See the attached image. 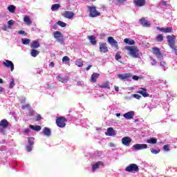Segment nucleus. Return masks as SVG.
Returning <instances> with one entry per match:
<instances>
[{
	"mask_svg": "<svg viewBox=\"0 0 177 177\" xmlns=\"http://www.w3.org/2000/svg\"><path fill=\"white\" fill-rule=\"evenodd\" d=\"M88 9L90 10V17H97V16H100V12L96 10V7H88Z\"/></svg>",
	"mask_w": 177,
	"mask_h": 177,
	"instance_id": "423d86ee",
	"label": "nucleus"
},
{
	"mask_svg": "<svg viewBox=\"0 0 177 177\" xmlns=\"http://www.w3.org/2000/svg\"><path fill=\"white\" fill-rule=\"evenodd\" d=\"M122 57L121 56V51L116 53L115 56V60H120V59H122Z\"/></svg>",
	"mask_w": 177,
	"mask_h": 177,
	"instance_id": "a19ab883",
	"label": "nucleus"
},
{
	"mask_svg": "<svg viewBox=\"0 0 177 177\" xmlns=\"http://www.w3.org/2000/svg\"><path fill=\"white\" fill-rule=\"evenodd\" d=\"M127 172H139V167L135 163L130 164L125 168Z\"/></svg>",
	"mask_w": 177,
	"mask_h": 177,
	"instance_id": "7ed1b4c3",
	"label": "nucleus"
},
{
	"mask_svg": "<svg viewBox=\"0 0 177 177\" xmlns=\"http://www.w3.org/2000/svg\"><path fill=\"white\" fill-rule=\"evenodd\" d=\"M118 3H124V2H127V0H116Z\"/></svg>",
	"mask_w": 177,
	"mask_h": 177,
	"instance_id": "4d7b16f0",
	"label": "nucleus"
},
{
	"mask_svg": "<svg viewBox=\"0 0 177 177\" xmlns=\"http://www.w3.org/2000/svg\"><path fill=\"white\" fill-rule=\"evenodd\" d=\"M174 53H175V55H176V56H177V46H174Z\"/></svg>",
	"mask_w": 177,
	"mask_h": 177,
	"instance_id": "052dcab7",
	"label": "nucleus"
},
{
	"mask_svg": "<svg viewBox=\"0 0 177 177\" xmlns=\"http://www.w3.org/2000/svg\"><path fill=\"white\" fill-rule=\"evenodd\" d=\"M18 34H19L20 35L27 36V33L24 30H19V31H18Z\"/></svg>",
	"mask_w": 177,
	"mask_h": 177,
	"instance_id": "de8ad7c7",
	"label": "nucleus"
},
{
	"mask_svg": "<svg viewBox=\"0 0 177 177\" xmlns=\"http://www.w3.org/2000/svg\"><path fill=\"white\" fill-rule=\"evenodd\" d=\"M133 97H135V99H138V100H140L142 96H140V95L138 94H133Z\"/></svg>",
	"mask_w": 177,
	"mask_h": 177,
	"instance_id": "a18cd8bd",
	"label": "nucleus"
},
{
	"mask_svg": "<svg viewBox=\"0 0 177 177\" xmlns=\"http://www.w3.org/2000/svg\"><path fill=\"white\" fill-rule=\"evenodd\" d=\"M42 117H41V115H37L35 118V121H40L41 120Z\"/></svg>",
	"mask_w": 177,
	"mask_h": 177,
	"instance_id": "5fc2aeb1",
	"label": "nucleus"
},
{
	"mask_svg": "<svg viewBox=\"0 0 177 177\" xmlns=\"http://www.w3.org/2000/svg\"><path fill=\"white\" fill-rule=\"evenodd\" d=\"M156 41L157 42H162V41H164V36H162V35H158L156 37Z\"/></svg>",
	"mask_w": 177,
	"mask_h": 177,
	"instance_id": "4c0bfd02",
	"label": "nucleus"
},
{
	"mask_svg": "<svg viewBox=\"0 0 177 177\" xmlns=\"http://www.w3.org/2000/svg\"><path fill=\"white\" fill-rule=\"evenodd\" d=\"M40 47L41 44H39V41H38L37 40H35L30 44L31 49H38V48Z\"/></svg>",
	"mask_w": 177,
	"mask_h": 177,
	"instance_id": "a211bd4d",
	"label": "nucleus"
},
{
	"mask_svg": "<svg viewBox=\"0 0 177 177\" xmlns=\"http://www.w3.org/2000/svg\"><path fill=\"white\" fill-rule=\"evenodd\" d=\"M135 150H142L143 149H147V144H136L133 146Z\"/></svg>",
	"mask_w": 177,
	"mask_h": 177,
	"instance_id": "9b49d317",
	"label": "nucleus"
},
{
	"mask_svg": "<svg viewBox=\"0 0 177 177\" xmlns=\"http://www.w3.org/2000/svg\"><path fill=\"white\" fill-rule=\"evenodd\" d=\"M166 38L170 48H171V49H174V48L175 47V40L176 39V36L174 35H167Z\"/></svg>",
	"mask_w": 177,
	"mask_h": 177,
	"instance_id": "20e7f679",
	"label": "nucleus"
},
{
	"mask_svg": "<svg viewBox=\"0 0 177 177\" xmlns=\"http://www.w3.org/2000/svg\"><path fill=\"white\" fill-rule=\"evenodd\" d=\"M62 62L64 63H70V57H67V56H64L62 58Z\"/></svg>",
	"mask_w": 177,
	"mask_h": 177,
	"instance_id": "37998d69",
	"label": "nucleus"
},
{
	"mask_svg": "<svg viewBox=\"0 0 177 177\" xmlns=\"http://www.w3.org/2000/svg\"><path fill=\"white\" fill-rule=\"evenodd\" d=\"M55 122L59 128H64L66 127V122H67V119L63 116L57 117Z\"/></svg>",
	"mask_w": 177,
	"mask_h": 177,
	"instance_id": "f03ea898",
	"label": "nucleus"
},
{
	"mask_svg": "<svg viewBox=\"0 0 177 177\" xmlns=\"http://www.w3.org/2000/svg\"><path fill=\"white\" fill-rule=\"evenodd\" d=\"M27 151L30 152L31 150H32V145H27L26 146Z\"/></svg>",
	"mask_w": 177,
	"mask_h": 177,
	"instance_id": "8fccbe9b",
	"label": "nucleus"
},
{
	"mask_svg": "<svg viewBox=\"0 0 177 177\" xmlns=\"http://www.w3.org/2000/svg\"><path fill=\"white\" fill-rule=\"evenodd\" d=\"M100 52L101 53H107V52H109V48L107 47V44L100 43Z\"/></svg>",
	"mask_w": 177,
	"mask_h": 177,
	"instance_id": "1a4fd4ad",
	"label": "nucleus"
},
{
	"mask_svg": "<svg viewBox=\"0 0 177 177\" xmlns=\"http://www.w3.org/2000/svg\"><path fill=\"white\" fill-rule=\"evenodd\" d=\"M133 115H135V111H129L123 115V117L126 118V120H131L133 118Z\"/></svg>",
	"mask_w": 177,
	"mask_h": 177,
	"instance_id": "2eb2a0df",
	"label": "nucleus"
},
{
	"mask_svg": "<svg viewBox=\"0 0 177 177\" xmlns=\"http://www.w3.org/2000/svg\"><path fill=\"white\" fill-rule=\"evenodd\" d=\"M53 35L54 38H55V39H57V41L59 44H63V42H64V39H63V35L60 31L54 32Z\"/></svg>",
	"mask_w": 177,
	"mask_h": 177,
	"instance_id": "39448f33",
	"label": "nucleus"
},
{
	"mask_svg": "<svg viewBox=\"0 0 177 177\" xmlns=\"http://www.w3.org/2000/svg\"><path fill=\"white\" fill-rule=\"evenodd\" d=\"M133 80H134V81H138L139 80V76H137V75L133 76Z\"/></svg>",
	"mask_w": 177,
	"mask_h": 177,
	"instance_id": "13d9d810",
	"label": "nucleus"
},
{
	"mask_svg": "<svg viewBox=\"0 0 177 177\" xmlns=\"http://www.w3.org/2000/svg\"><path fill=\"white\" fill-rule=\"evenodd\" d=\"M157 30H158V31H161V32H165V33L174 32V29L172 28V27H168L166 28L158 27Z\"/></svg>",
	"mask_w": 177,
	"mask_h": 177,
	"instance_id": "f8f14e48",
	"label": "nucleus"
},
{
	"mask_svg": "<svg viewBox=\"0 0 177 177\" xmlns=\"http://www.w3.org/2000/svg\"><path fill=\"white\" fill-rule=\"evenodd\" d=\"M13 86H15V80H12L10 82V89H12V88H13Z\"/></svg>",
	"mask_w": 177,
	"mask_h": 177,
	"instance_id": "3c124183",
	"label": "nucleus"
},
{
	"mask_svg": "<svg viewBox=\"0 0 177 177\" xmlns=\"http://www.w3.org/2000/svg\"><path fill=\"white\" fill-rule=\"evenodd\" d=\"M141 89L142 91H137V93H140L143 97H149L150 95L147 93V90L145 88H141Z\"/></svg>",
	"mask_w": 177,
	"mask_h": 177,
	"instance_id": "6ab92c4d",
	"label": "nucleus"
},
{
	"mask_svg": "<svg viewBox=\"0 0 177 177\" xmlns=\"http://www.w3.org/2000/svg\"><path fill=\"white\" fill-rule=\"evenodd\" d=\"M134 3L136 6L142 7L146 5V0H134Z\"/></svg>",
	"mask_w": 177,
	"mask_h": 177,
	"instance_id": "5701e85b",
	"label": "nucleus"
},
{
	"mask_svg": "<svg viewBox=\"0 0 177 177\" xmlns=\"http://www.w3.org/2000/svg\"><path fill=\"white\" fill-rule=\"evenodd\" d=\"M147 143H149L150 145H156L157 143V138H150L147 140Z\"/></svg>",
	"mask_w": 177,
	"mask_h": 177,
	"instance_id": "c756f323",
	"label": "nucleus"
},
{
	"mask_svg": "<svg viewBox=\"0 0 177 177\" xmlns=\"http://www.w3.org/2000/svg\"><path fill=\"white\" fill-rule=\"evenodd\" d=\"M21 103H26V98L21 100Z\"/></svg>",
	"mask_w": 177,
	"mask_h": 177,
	"instance_id": "774afa93",
	"label": "nucleus"
},
{
	"mask_svg": "<svg viewBox=\"0 0 177 177\" xmlns=\"http://www.w3.org/2000/svg\"><path fill=\"white\" fill-rule=\"evenodd\" d=\"M75 64L77 67H82V66H84V62H82V59H77L75 62Z\"/></svg>",
	"mask_w": 177,
	"mask_h": 177,
	"instance_id": "c9c22d12",
	"label": "nucleus"
},
{
	"mask_svg": "<svg viewBox=\"0 0 177 177\" xmlns=\"http://www.w3.org/2000/svg\"><path fill=\"white\" fill-rule=\"evenodd\" d=\"M9 122L6 119H3L0 121V127L3 128V129H6V128L9 127Z\"/></svg>",
	"mask_w": 177,
	"mask_h": 177,
	"instance_id": "4468645a",
	"label": "nucleus"
},
{
	"mask_svg": "<svg viewBox=\"0 0 177 177\" xmlns=\"http://www.w3.org/2000/svg\"><path fill=\"white\" fill-rule=\"evenodd\" d=\"M165 64H166L165 62H164V61L160 62V66L161 67H163L165 68Z\"/></svg>",
	"mask_w": 177,
	"mask_h": 177,
	"instance_id": "6e6d98bb",
	"label": "nucleus"
},
{
	"mask_svg": "<svg viewBox=\"0 0 177 177\" xmlns=\"http://www.w3.org/2000/svg\"><path fill=\"white\" fill-rule=\"evenodd\" d=\"M99 88H105L106 89H110V82H106L102 84H98Z\"/></svg>",
	"mask_w": 177,
	"mask_h": 177,
	"instance_id": "c85d7f7f",
	"label": "nucleus"
},
{
	"mask_svg": "<svg viewBox=\"0 0 177 177\" xmlns=\"http://www.w3.org/2000/svg\"><path fill=\"white\" fill-rule=\"evenodd\" d=\"M88 39H89L91 45H96L97 41H96V37H95V35L88 36Z\"/></svg>",
	"mask_w": 177,
	"mask_h": 177,
	"instance_id": "bb28decb",
	"label": "nucleus"
},
{
	"mask_svg": "<svg viewBox=\"0 0 177 177\" xmlns=\"http://www.w3.org/2000/svg\"><path fill=\"white\" fill-rule=\"evenodd\" d=\"M152 52L153 55H155L156 57H158V59H160V57H162L164 56V55H162V53H161V51L160 50V48L157 47L152 48Z\"/></svg>",
	"mask_w": 177,
	"mask_h": 177,
	"instance_id": "6e6552de",
	"label": "nucleus"
},
{
	"mask_svg": "<svg viewBox=\"0 0 177 177\" xmlns=\"http://www.w3.org/2000/svg\"><path fill=\"white\" fill-rule=\"evenodd\" d=\"M57 24L58 26H60V27H66V26H67V24L63 22V21H58L57 22Z\"/></svg>",
	"mask_w": 177,
	"mask_h": 177,
	"instance_id": "79ce46f5",
	"label": "nucleus"
},
{
	"mask_svg": "<svg viewBox=\"0 0 177 177\" xmlns=\"http://www.w3.org/2000/svg\"><path fill=\"white\" fill-rule=\"evenodd\" d=\"M30 55L32 57H37L39 55V51L32 48L30 51Z\"/></svg>",
	"mask_w": 177,
	"mask_h": 177,
	"instance_id": "7c9ffc66",
	"label": "nucleus"
},
{
	"mask_svg": "<svg viewBox=\"0 0 177 177\" xmlns=\"http://www.w3.org/2000/svg\"><path fill=\"white\" fill-rule=\"evenodd\" d=\"M108 43L111 45V46H114L116 49H118V42L114 39L113 37H108Z\"/></svg>",
	"mask_w": 177,
	"mask_h": 177,
	"instance_id": "9d476101",
	"label": "nucleus"
},
{
	"mask_svg": "<svg viewBox=\"0 0 177 177\" xmlns=\"http://www.w3.org/2000/svg\"><path fill=\"white\" fill-rule=\"evenodd\" d=\"M3 66H5V67H7L8 68H10L11 71L15 70V64H13V62L9 59H6V62H3Z\"/></svg>",
	"mask_w": 177,
	"mask_h": 177,
	"instance_id": "0eeeda50",
	"label": "nucleus"
},
{
	"mask_svg": "<svg viewBox=\"0 0 177 177\" xmlns=\"http://www.w3.org/2000/svg\"><path fill=\"white\" fill-rule=\"evenodd\" d=\"M114 88L116 92H118V91H120V87H118V86H114Z\"/></svg>",
	"mask_w": 177,
	"mask_h": 177,
	"instance_id": "680f3d73",
	"label": "nucleus"
},
{
	"mask_svg": "<svg viewBox=\"0 0 177 177\" xmlns=\"http://www.w3.org/2000/svg\"><path fill=\"white\" fill-rule=\"evenodd\" d=\"M140 23L143 26V27H150V22H149L145 17L140 19Z\"/></svg>",
	"mask_w": 177,
	"mask_h": 177,
	"instance_id": "f3484780",
	"label": "nucleus"
},
{
	"mask_svg": "<svg viewBox=\"0 0 177 177\" xmlns=\"http://www.w3.org/2000/svg\"><path fill=\"white\" fill-rule=\"evenodd\" d=\"M26 109H30V104H26L22 106V110H26Z\"/></svg>",
	"mask_w": 177,
	"mask_h": 177,
	"instance_id": "09e8293b",
	"label": "nucleus"
},
{
	"mask_svg": "<svg viewBox=\"0 0 177 177\" xmlns=\"http://www.w3.org/2000/svg\"><path fill=\"white\" fill-rule=\"evenodd\" d=\"M151 64L152 66H156L157 64V61L153 57H151Z\"/></svg>",
	"mask_w": 177,
	"mask_h": 177,
	"instance_id": "49530a36",
	"label": "nucleus"
},
{
	"mask_svg": "<svg viewBox=\"0 0 177 177\" xmlns=\"http://www.w3.org/2000/svg\"><path fill=\"white\" fill-rule=\"evenodd\" d=\"M99 77H100V74L97 73H93V75H91V82L95 84L96 82V80H97Z\"/></svg>",
	"mask_w": 177,
	"mask_h": 177,
	"instance_id": "a878e982",
	"label": "nucleus"
},
{
	"mask_svg": "<svg viewBox=\"0 0 177 177\" xmlns=\"http://www.w3.org/2000/svg\"><path fill=\"white\" fill-rule=\"evenodd\" d=\"M100 165H102V167H104V164L102 161L97 162L96 163L93 165L92 170L93 171H96L97 169V168H99V167H100Z\"/></svg>",
	"mask_w": 177,
	"mask_h": 177,
	"instance_id": "4be33fe9",
	"label": "nucleus"
},
{
	"mask_svg": "<svg viewBox=\"0 0 177 177\" xmlns=\"http://www.w3.org/2000/svg\"><path fill=\"white\" fill-rule=\"evenodd\" d=\"M160 151H161V149H154V148L151 149V153H152V154H158Z\"/></svg>",
	"mask_w": 177,
	"mask_h": 177,
	"instance_id": "58836bf2",
	"label": "nucleus"
},
{
	"mask_svg": "<svg viewBox=\"0 0 177 177\" xmlns=\"http://www.w3.org/2000/svg\"><path fill=\"white\" fill-rule=\"evenodd\" d=\"M57 78L59 81V82H62V84H65L66 82H68L69 77L68 76H66L65 77H63V76L58 75L57 76Z\"/></svg>",
	"mask_w": 177,
	"mask_h": 177,
	"instance_id": "412c9836",
	"label": "nucleus"
},
{
	"mask_svg": "<svg viewBox=\"0 0 177 177\" xmlns=\"http://www.w3.org/2000/svg\"><path fill=\"white\" fill-rule=\"evenodd\" d=\"M118 77L120 80H128V78H131L132 77L131 73H123L118 75Z\"/></svg>",
	"mask_w": 177,
	"mask_h": 177,
	"instance_id": "ddd939ff",
	"label": "nucleus"
},
{
	"mask_svg": "<svg viewBox=\"0 0 177 177\" xmlns=\"http://www.w3.org/2000/svg\"><path fill=\"white\" fill-rule=\"evenodd\" d=\"M24 133H30V129H26L24 130Z\"/></svg>",
	"mask_w": 177,
	"mask_h": 177,
	"instance_id": "0e129e2a",
	"label": "nucleus"
},
{
	"mask_svg": "<svg viewBox=\"0 0 177 177\" xmlns=\"http://www.w3.org/2000/svg\"><path fill=\"white\" fill-rule=\"evenodd\" d=\"M29 128H30V129H32V131H36V132H39V131H41V129H42L39 125L34 126L32 124H30L29 126Z\"/></svg>",
	"mask_w": 177,
	"mask_h": 177,
	"instance_id": "cd10ccee",
	"label": "nucleus"
},
{
	"mask_svg": "<svg viewBox=\"0 0 177 177\" xmlns=\"http://www.w3.org/2000/svg\"><path fill=\"white\" fill-rule=\"evenodd\" d=\"M8 26H13V24H15V21H13V19H10L8 21Z\"/></svg>",
	"mask_w": 177,
	"mask_h": 177,
	"instance_id": "603ef678",
	"label": "nucleus"
},
{
	"mask_svg": "<svg viewBox=\"0 0 177 177\" xmlns=\"http://www.w3.org/2000/svg\"><path fill=\"white\" fill-rule=\"evenodd\" d=\"M66 19H73L74 17V12L70 11H66L63 15Z\"/></svg>",
	"mask_w": 177,
	"mask_h": 177,
	"instance_id": "b1692460",
	"label": "nucleus"
},
{
	"mask_svg": "<svg viewBox=\"0 0 177 177\" xmlns=\"http://www.w3.org/2000/svg\"><path fill=\"white\" fill-rule=\"evenodd\" d=\"M132 142V139L129 137H124L122 139V142L124 146H129Z\"/></svg>",
	"mask_w": 177,
	"mask_h": 177,
	"instance_id": "dca6fc26",
	"label": "nucleus"
},
{
	"mask_svg": "<svg viewBox=\"0 0 177 177\" xmlns=\"http://www.w3.org/2000/svg\"><path fill=\"white\" fill-rule=\"evenodd\" d=\"M24 21L28 25V26H31L32 24V21L31 19H30V17L26 16L24 18Z\"/></svg>",
	"mask_w": 177,
	"mask_h": 177,
	"instance_id": "473e14b6",
	"label": "nucleus"
},
{
	"mask_svg": "<svg viewBox=\"0 0 177 177\" xmlns=\"http://www.w3.org/2000/svg\"><path fill=\"white\" fill-rule=\"evenodd\" d=\"M105 135H106V136H115V131H114L113 127H109L107 129V131L105 132Z\"/></svg>",
	"mask_w": 177,
	"mask_h": 177,
	"instance_id": "aec40b11",
	"label": "nucleus"
},
{
	"mask_svg": "<svg viewBox=\"0 0 177 177\" xmlns=\"http://www.w3.org/2000/svg\"><path fill=\"white\" fill-rule=\"evenodd\" d=\"M34 113H35L34 110L30 109L29 110V115H30V117H32L34 115Z\"/></svg>",
	"mask_w": 177,
	"mask_h": 177,
	"instance_id": "864d4df0",
	"label": "nucleus"
},
{
	"mask_svg": "<svg viewBox=\"0 0 177 177\" xmlns=\"http://www.w3.org/2000/svg\"><path fill=\"white\" fill-rule=\"evenodd\" d=\"M124 44H127V45H135V40L124 39Z\"/></svg>",
	"mask_w": 177,
	"mask_h": 177,
	"instance_id": "2f4dec72",
	"label": "nucleus"
},
{
	"mask_svg": "<svg viewBox=\"0 0 177 177\" xmlns=\"http://www.w3.org/2000/svg\"><path fill=\"white\" fill-rule=\"evenodd\" d=\"M163 150L164 151H169V145H164Z\"/></svg>",
	"mask_w": 177,
	"mask_h": 177,
	"instance_id": "c03bdc74",
	"label": "nucleus"
},
{
	"mask_svg": "<svg viewBox=\"0 0 177 177\" xmlns=\"http://www.w3.org/2000/svg\"><path fill=\"white\" fill-rule=\"evenodd\" d=\"M1 30H3V31H6V30H8V27L6 26H3Z\"/></svg>",
	"mask_w": 177,
	"mask_h": 177,
	"instance_id": "338daca9",
	"label": "nucleus"
},
{
	"mask_svg": "<svg viewBox=\"0 0 177 177\" xmlns=\"http://www.w3.org/2000/svg\"><path fill=\"white\" fill-rule=\"evenodd\" d=\"M58 9H60V4L57 3V4H53L51 6V10L53 12H55V10H57Z\"/></svg>",
	"mask_w": 177,
	"mask_h": 177,
	"instance_id": "72a5a7b5",
	"label": "nucleus"
},
{
	"mask_svg": "<svg viewBox=\"0 0 177 177\" xmlns=\"http://www.w3.org/2000/svg\"><path fill=\"white\" fill-rule=\"evenodd\" d=\"M49 66H50V67H55V63H53V62H50V63L49 64Z\"/></svg>",
	"mask_w": 177,
	"mask_h": 177,
	"instance_id": "e2e57ef3",
	"label": "nucleus"
},
{
	"mask_svg": "<svg viewBox=\"0 0 177 177\" xmlns=\"http://www.w3.org/2000/svg\"><path fill=\"white\" fill-rule=\"evenodd\" d=\"M8 10H9L10 13H15V11L16 10V6L11 5L8 7Z\"/></svg>",
	"mask_w": 177,
	"mask_h": 177,
	"instance_id": "f704fd0d",
	"label": "nucleus"
},
{
	"mask_svg": "<svg viewBox=\"0 0 177 177\" xmlns=\"http://www.w3.org/2000/svg\"><path fill=\"white\" fill-rule=\"evenodd\" d=\"M28 142L29 145L32 146L34 145V138L32 137L28 138Z\"/></svg>",
	"mask_w": 177,
	"mask_h": 177,
	"instance_id": "ea45409f",
	"label": "nucleus"
},
{
	"mask_svg": "<svg viewBox=\"0 0 177 177\" xmlns=\"http://www.w3.org/2000/svg\"><path fill=\"white\" fill-rule=\"evenodd\" d=\"M31 40H30V39H27V38H23L21 39V42L23 44V45H28V44H30Z\"/></svg>",
	"mask_w": 177,
	"mask_h": 177,
	"instance_id": "e433bc0d",
	"label": "nucleus"
},
{
	"mask_svg": "<svg viewBox=\"0 0 177 177\" xmlns=\"http://www.w3.org/2000/svg\"><path fill=\"white\" fill-rule=\"evenodd\" d=\"M124 49H126V50L129 51V55L130 56H132V57L134 58H138L139 57V48H138V46H127L124 47Z\"/></svg>",
	"mask_w": 177,
	"mask_h": 177,
	"instance_id": "f257e3e1",
	"label": "nucleus"
},
{
	"mask_svg": "<svg viewBox=\"0 0 177 177\" xmlns=\"http://www.w3.org/2000/svg\"><path fill=\"white\" fill-rule=\"evenodd\" d=\"M91 67H92V66H91V65H88V66L86 67V71H88V70H90V69H91Z\"/></svg>",
	"mask_w": 177,
	"mask_h": 177,
	"instance_id": "69168bd1",
	"label": "nucleus"
},
{
	"mask_svg": "<svg viewBox=\"0 0 177 177\" xmlns=\"http://www.w3.org/2000/svg\"><path fill=\"white\" fill-rule=\"evenodd\" d=\"M57 26H59L57 24H55V25H53V30H57Z\"/></svg>",
	"mask_w": 177,
	"mask_h": 177,
	"instance_id": "bf43d9fd",
	"label": "nucleus"
},
{
	"mask_svg": "<svg viewBox=\"0 0 177 177\" xmlns=\"http://www.w3.org/2000/svg\"><path fill=\"white\" fill-rule=\"evenodd\" d=\"M42 133H44V135H45V136H48V138H49V136H50V135L52 134L50 129L48 127H44L42 131Z\"/></svg>",
	"mask_w": 177,
	"mask_h": 177,
	"instance_id": "393cba45",
	"label": "nucleus"
}]
</instances>
